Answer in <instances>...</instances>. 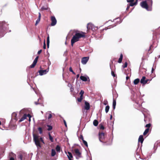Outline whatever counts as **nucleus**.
I'll return each mask as SVG.
<instances>
[{"mask_svg": "<svg viewBox=\"0 0 160 160\" xmlns=\"http://www.w3.org/2000/svg\"><path fill=\"white\" fill-rule=\"evenodd\" d=\"M76 33L73 36L71 40V45L73 47V44L79 40V39L81 38H85L86 33L82 31H77Z\"/></svg>", "mask_w": 160, "mask_h": 160, "instance_id": "obj_1", "label": "nucleus"}, {"mask_svg": "<svg viewBox=\"0 0 160 160\" xmlns=\"http://www.w3.org/2000/svg\"><path fill=\"white\" fill-rule=\"evenodd\" d=\"M33 141L34 142L36 145L37 147H39L40 148L41 147V146L40 143V142H42L43 144L45 143L42 138L41 137L40 138H39V136L35 134H33Z\"/></svg>", "mask_w": 160, "mask_h": 160, "instance_id": "obj_2", "label": "nucleus"}, {"mask_svg": "<svg viewBox=\"0 0 160 160\" xmlns=\"http://www.w3.org/2000/svg\"><path fill=\"white\" fill-rule=\"evenodd\" d=\"M148 1L150 2V4H148L146 1H145L141 2V5L142 8L146 9L147 10L151 11L152 9V0H148Z\"/></svg>", "mask_w": 160, "mask_h": 160, "instance_id": "obj_3", "label": "nucleus"}, {"mask_svg": "<svg viewBox=\"0 0 160 160\" xmlns=\"http://www.w3.org/2000/svg\"><path fill=\"white\" fill-rule=\"evenodd\" d=\"M8 24L5 21L0 22V29L4 30L7 29L8 27Z\"/></svg>", "mask_w": 160, "mask_h": 160, "instance_id": "obj_4", "label": "nucleus"}, {"mask_svg": "<svg viewBox=\"0 0 160 160\" xmlns=\"http://www.w3.org/2000/svg\"><path fill=\"white\" fill-rule=\"evenodd\" d=\"M105 138V135L104 133L102 132H99V141L101 142H103Z\"/></svg>", "mask_w": 160, "mask_h": 160, "instance_id": "obj_5", "label": "nucleus"}, {"mask_svg": "<svg viewBox=\"0 0 160 160\" xmlns=\"http://www.w3.org/2000/svg\"><path fill=\"white\" fill-rule=\"evenodd\" d=\"M51 25L52 26H54L57 23V20L55 18V17L54 16H52L51 17Z\"/></svg>", "mask_w": 160, "mask_h": 160, "instance_id": "obj_6", "label": "nucleus"}, {"mask_svg": "<svg viewBox=\"0 0 160 160\" xmlns=\"http://www.w3.org/2000/svg\"><path fill=\"white\" fill-rule=\"evenodd\" d=\"M39 57L38 56H37L34 60V61L33 62V63L30 66V67L31 68H33L36 65V63L37 62L38 58Z\"/></svg>", "mask_w": 160, "mask_h": 160, "instance_id": "obj_7", "label": "nucleus"}, {"mask_svg": "<svg viewBox=\"0 0 160 160\" xmlns=\"http://www.w3.org/2000/svg\"><path fill=\"white\" fill-rule=\"evenodd\" d=\"M89 59V57H83L81 60V62L83 64H86Z\"/></svg>", "mask_w": 160, "mask_h": 160, "instance_id": "obj_8", "label": "nucleus"}, {"mask_svg": "<svg viewBox=\"0 0 160 160\" xmlns=\"http://www.w3.org/2000/svg\"><path fill=\"white\" fill-rule=\"evenodd\" d=\"M85 106H84V108L85 109L88 110L90 109V104L88 102H85Z\"/></svg>", "mask_w": 160, "mask_h": 160, "instance_id": "obj_9", "label": "nucleus"}, {"mask_svg": "<svg viewBox=\"0 0 160 160\" xmlns=\"http://www.w3.org/2000/svg\"><path fill=\"white\" fill-rule=\"evenodd\" d=\"M74 152L76 155L79 157H81V153L79 152V151L78 149H75L74 150Z\"/></svg>", "mask_w": 160, "mask_h": 160, "instance_id": "obj_10", "label": "nucleus"}, {"mask_svg": "<svg viewBox=\"0 0 160 160\" xmlns=\"http://www.w3.org/2000/svg\"><path fill=\"white\" fill-rule=\"evenodd\" d=\"M27 118V114H24L23 115L22 117V118L19 120L18 121L19 122H20L22 121H23L24 120L26 119Z\"/></svg>", "mask_w": 160, "mask_h": 160, "instance_id": "obj_11", "label": "nucleus"}, {"mask_svg": "<svg viewBox=\"0 0 160 160\" xmlns=\"http://www.w3.org/2000/svg\"><path fill=\"white\" fill-rule=\"evenodd\" d=\"M80 79L83 81H86L88 80V79H89V78L88 77L87 78L82 76H81L80 77Z\"/></svg>", "mask_w": 160, "mask_h": 160, "instance_id": "obj_12", "label": "nucleus"}, {"mask_svg": "<svg viewBox=\"0 0 160 160\" xmlns=\"http://www.w3.org/2000/svg\"><path fill=\"white\" fill-rule=\"evenodd\" d=\"M143 140L144 139L143 138V136L142 135H140L138 139V142H140L142 144L143 141Z\"/></svg>", "mask_w": 160, "mask_h": 160, "instance_id": "obj_13", "label": "nucleus"}, {"mask_svg": "<svg viewBox=\"0 0 160 160\" xmlns=\"http://www.w3.org/2000/svg\"><path fill=\"white\" fill-rule=\"evenodd\" d=\"M47 71L46 70H40L39 71V74L40 75H42L46 73Z\"/></svg>", "mask_w": 160, "mask_h": 160, "instance_id": "obj_14", "label": "nucleus"}, {"mask_svg": "<svg viewBox=\"0 0 160 160\" xmlns=\"http://www.w3.org/2000/svg\"><path fill=\"white\" fill-rule=\"evenodd\" d=\"M68 157L69 160H72L71 158H73V156L72 153L70 152H68Z\"/></svg>", "mask_w": 160, "mask_h": 160, "instance_id": "obj_15", "label": "nucleus"}, {"mask_svg": "<svg viewBox=\"0 0 160 160\" xmlns=\"http://www.w3.org/2000/svg\"><path fill=\"white\" fill-rule=\"evenodd\" d=\"M92 24L88 23L87 25V28L88 30H89L91 29H92Z\"/></svg>", "mask_w": 160, "mask_h": 160, "instance_id": "obj_16", "label": "nucleus"}, {"mask_svg": "<svg viewBox=\"0 0 160 160\" xmlns=\"http://www.w3.org/2000/svg\"><path fill=\"white\" fill-rule=\"evenodd\" d=\"M146 79V77L145 76H143L141 79L140 82L141 83L144 85V81H145V79Z\"/></svg>", "mask_w": 160, "mask_h": 160, "instance_id": "obj_17", "label": "nucleus"}, {"mask_svg": "<svg viewBox=\"0 0 160 160\" xmlns=\"http://www.w3.org/2000/svg\"><path fill=\"white\" fill-rule=\"evenodd\" d=\"M122 58H123V55L121 53L120 54V58H119V59L118 61V62L119 63H121L122 61Z\"/></svg>", "mask_w": 160, "mask_h": 160, "instance_id": "obj_18", "label": "nucleus"}, {"mask_svg": "<svg viewBox=\"0 0 160 160\" xmlns=\"http://www.w3.org/2000/svg\"><path fill=\"white\" fill-rule=\"evenodd\" d=\"M113 123L112 122L110 121V122H108V127L110 128H111L112 127H113Z\"/></svg>", "mask_w": 160, "mask_h": 160, "instance_id": "obj_19", "label": "nucleus"}, {"mask_svg": "<svg viewBox=\"0 0 160 160\" xmlns=\"http://www.w3.org/2000/svg\"><path fill=\"white\" fill-rule=\"evenodd\" d=\"M17 115V114L15 112H13L12 114V116L13 117V118L15 120V121L18 120V119L16 117Z\"/></svg>", "mask_w": 160, "mask_h": 160, "instance_id": "obj_20", "label": "nucleus"}, {"mask_svg": "<svg viewBox=\"0 0 160 160\" xmlns=\"http://www.w3.org/2000/svg\"><path fill=\"white\" fill-rule=\"evenodd\" d=\"M138 0H136V1L134 2H130L129 4V6H133L134 5H136L137 3Z\"/></svg>", "mask_w": 160, "mask_h": 160, "instance_id": "obj_21", "label": "nucleus"}, {"mask_svg": "<svg viewBox=\"0 0 160 160\" xmlns=\"http://www.w3.org/2000/svg\"><path fill=\"white\" fill-rule=\"evenodd\" d=\"M139 82L140 79L139 78H137L134 80L133 83L135 85H137Z\"/></svg>", "mask_w": 160, "mask_h": 160, "instance_id": "obj_22", "label": "nucleus"}, {"mask_svg": "<svg viewBox=\"0 0 160 160\" xmlns=\"http://www.w3.org/2000/svg\"><path fill=\"white\" fill-rule=\"evenodd\" d=\"M116 104V100L114 99H113L112 106H113V108L114 109L115 108Z\"/></svg>", "mask_w": 160, "mask_h": 160, "instance_id": "obj_23", "label": "nucleus"}, {"mask_svg": "<svg viewBox=\"0 0 160 160\" xmlns=\"http://www.w3.org/2000/svg\"><path fill=\"white\" fill-rule=\"evenodd\" d=\"M56 154V152L55 150L54 149H52L51 152V156L52 157L54 156Z\"/></svg>", "mask_w": 160, "mask_h": 160, "instance_id": "obj_24", "label": "nucleus"}, {"mask_svg": "<svg viewBox=\"0 0 160 160\" xmlns=\"http://www.w3.org/2000/svg\"><path fill=\"white\" fill-rule=\"evenodd\" d=\"M98 124V121L97 120H94L93 122V124L95 126H97Z\"/></svg>", "mask_w": 160, "mask_h": 160, "instance_id": "obj_25", "label": "nucleus"}, {"mask_svg": "<svg viewBox=\"0 0 160 160\" xmlns=\"http://www.w3.org/2000/svg\"><path fill=\"white\" fill-rule=\"evenodd\" d=\"M149 129L147 128L146 129L144 132L143 133V135L144 136H145L147 135V134L149 132Z\"/></svg>", "mask_w": 160, "mask_h": 160, "instance_id": "obj_26", "label": "nucleus"}, {"mask_svg": "<svg viewBox=\"0 0 160 160\" xmlns=\"http://www.w3.org/2000/svg\"><path fill=\"white\" fill-rule=\"evenodd\" d=\"M152 79H145V81H144V85H145L147 83H148L150 82L152 80Z\"/></svg>", "mask_w": 160, "mask_h": 160, "instance_id": "obj_27", "label": "nucleus"}, {"mask_svg": "<svg viewBox=\"0 0 160 160\" xmlns=\"http://www.w3.org/2000/svg\"><path fill=\"white\" fill-rule=\"evenodd\" d=\"M115 26V25L113 26L112 25L108 26L107 27L105 28H104V29H103V30H107L108 29H110V28H113V27Z\"/></svg>", "mask_w": 160, "mask_h": 160, "instance_id": "obj_28", "label": "nucleus"}, {"mask_svg": "<svg viewBox=\"0 0 160 160\" xmlns=\"http://www.w3.org/2000/svg\"><path fill=\"white\" fill-rule=\"evenodd\" d=\"M60 147L59 145H57L56 148V151L58 152H59L60 151Z\"/></svg>", "mask_w": 160, "mask_h": 160, "instance_id": "obj_29", "label": "nucleus"}, {"mask_svg": "<svg viewBox=\"0 0 160 160\" xmlns=\"http://www.w3.org/2000/svg\"><path fill=\"white\" fill-rule=\"evenodd\" d=\"M49 37L48 36L47 38V46L48 48H49Z\"/></svg>", "mask_w": 160, "mask_h": 160, "instance_id": "obj_30", "label": "nucleus"}, {"mask_svg": "<svg viewBox=\"0 0 160 160\" xmlns=\"http://www.w3.org/2000/svg\"><path fill=\"white\" fill-rule=\"evenodd\" d=\"M109 108L110 107L108 105H107L106 107L105 110V112L106 113H108V112Z\"/></svg>", "mask_w": 160, "mask_h": 160, "instance_id": "obj_31", "label": "nucleus"}, {"mask_svg": "<svg viewBox=\"0 0 160 160\" xmlns=\"http://www.w3.org/2000/svg\"><path fill=\"white\" fill-rule=\"evenodd\" d=\"M82 99H83V96H80L79 98H77V100L78 102H81L82 101Z\"/></svg>", "mask_w": 160, "mask_h": 160, "instance_id": "obj_32", "label": "nucleus"}, {"mask_svg": "<svg viewBox=\"0 0 160 160\" xmlns=\"http://www.w3.org/2000/svg\"><path fill=\"white\" fill-rule=\"evenodd\" d=\"M48 9V6H43L41 8V9L42 10H47Z\"/></svg>", "mask_w": 160, "mask_h": 160, "instance_id": "obj_33", "label": "nucleus"}, {"mask_svg": "<svg viewBox=\"0 0 160 160\" xmlns=\"http://www.w3.org/2000/svg\"><path fill=\"white\" fill-rule=\"evenodd\" d=\"M10 126H12L14 128H16L17 127V125L16 124H12V122H11L10 123Z\"/></svg>", "mask_w": 160, "mask_h": 160, "instance_id": "obj_34", "label": "nucleus"}, {"mask_svg": "<svg viewBox=\"0 0 160 160\" xmlns=\"http://www.w3.org/2000/svg\"><path fill=\"white\" fill-rule=\"evenodd\" d=\"M38 130L40 134H41L42 133V128L40 127H39L38 128Z\"/></svg>", "mask_w": 160, "mask_h": 160, "instance_id": "obj_35", "label": "nucleus"}, {"mask_svg": "<svg viewBox=\"0 0 160 160\" xmlns=\"http://www.w3.org/2000/svg\"><path fill=\"white\" fill-rule=\"evenodd\" d=\"M47 126L48 127V128L47 129L48 131L51 130L52 129V127L51 126L47 125Z\"/></svg>", "mask_w": 160, "mask_h": 160, "instance_id": "obj_36", "label": "nucleus"}, {"mask_svg": "<svg viewBox=\"0 0 160 160\" xmlns=\"http://www.w3.org/2000/svg\"><path fill=\"white\" fill-rule=\"evenodd\" d=\"M49 138L50 140L52 142H53V138L52 137V136L51 135L50 133H49Z\"/></svg>", "mask_w": 160, "mask_h": 160, "instance_id": "obj_37", "label": "nucleus"}, {"mask_svg": "<svg viewBox=\"0 0 160 160\" xmlns=\"http://www.w3.org/2000/svg\"><path fill=\"white\" fill-rule=\"evenodd\" d=\"M151 126V124L150 123H148L146 125L145 127L149 129Z\"/></svg>", "mask_w": 160, "mask_h": 160, "instance_id": "obj_38", "label": "nucleus"}, {"mask_svg": "<svg viewBox=\"0 0 160 160\" xmlns=\"http://www.w3.org/2000/svg\"><path fill=\"white\" fill-rule=\"evenodd\" d=\"M84 93V91L82 90H81L79 93V94L81 96H83Z\"/></svg>", "mask_w": 160, "mask_h": 160, "instance_id": "obj_39", "label": "nucleus"}, {"mask_svg": "<svg viewBox=\"0 0 160 160\" xmlns=\"http://www.w3.org/2000/svg\"><path fill=\"white\" fill-rule=\"evenodd\" d=\"M69 70L70 71L72 72L73 74H75V73L73 71L72 68L71 67H70L69 68Z\"/></svg>", "mask_w": 160, "mask_h": 160, "instance_id": "obj_40", "label": "nucleus"}, {"mask_svg": "<svg viewBox=\"0 0 160 160\" xmlns=\"http://www.w3.org/2000/svg\"><path fill=\"white\" fill-rule=\"evenodd\" d=\"M128 66V63L127 62H126L122 66L123 68H126Z\"/></svg>", "mask_w": 160, "mask_h": 160, "instance_id": "obj_41", "label": "nucleus"}, {"mask_svg": "<svg viewBox=\"0 0 160 160\" xmlns=\"http://www.w3.org/2000/svg\"><path fill=\"white\" fill-rule=\"evenodd\" d=\"M99 126L100 129L103 130L104 129V126L102 124H100Z\"/></svg>", "mask_w": 160, "mask_h": 160, "instance_id": "obj_42", "label": "nucleus"}, {"mask_svg": "<svg viewBox=\"0 0 160 160\" xmlns=\"http://www.w3.org/2000/svg\"><path fill=\"white\" fill-rule=\"evenodd\" d=\"M83 142L84 144L87 147H88V144L87 142L85 141L84 140L82 141Z\"/></svg>", "mask_w": 160, "mask_h": 160, "instance_id": "obj_43", "label": "nucleus"}, {"mask_svg": "<svg viewBox=\"0 0 160 160\" xmlns=\"http://www.w3.org/2000/svg\"><path fill=\"white\" fill-rule=\"evenodd\" d=\"M70 90L71 92H72L74 90V88L71 85V84L70 85Z\"/></svg>", "mask_w": 160, "mask_h": 160, "instance_id": "obj_44", "label": "nucleus"}, {"mask_svg": "<svg viewBox=\"0 0 160 160\" xmlns=\"http://www.w3.org/2000/svg\"><path fill=\"white\" fill-rule=\"evenodd\" d=\"M111 74H112V75L113 77H115L116 76V75L114 73V72L113 71H111Z\"/></svg>", "mask_w": 160, "mask_h": 160, "instance_id": "obj_45", "label": "nucleus"}, {"mask_svg": "<svg viewBox=\"0 0 160 160\" xmlns=\"http://www.w3.org/2000/svg\"><path fill=\"white\" fill-rule=\"evenodd\" d=\"M79 138L80 139H81L82 141L84 140V138H83V136L82 135H80L79 137Z\"/></svg>", "mask_w": 160, "mask_h": 160, "instance_id": "obj_46", "label": "nucleus"}, {"mask_svg": "<svg viewBox=\"0 0 160 160\" xmlns=\"http://www.w3.org/2000/svg\"><path fill=\"white\" fill-rule=\"evenodd\" d=\"M43 48L44 49H45L46 48V43H45V40H44V43H43Z\"/></svg>", "mask_w": 160, "mask_h": 160, "instance_id": "obj_47", "label": "nucleus"}, {"mask_svg": "<svg viewBox=\"0 0 160 160\" xmlns=\"http://www.w3.org/2000/svg\"><path fill=\"white\" fill-rule=\"evenodd\" d=\"M40 21V20H38L37 19V20H36V23L35 24V25L36 26L39 23V22Z\"/></svg>", "mask_w": 160, "mask_h": 160, "instance_id": "obj_48", "label": "nucleus"}, {"mask_svg": "<svg viewBox=\"0 0 160 160\" xmlns=\"http://www.w3.org/2000/svg\"><path fill=\"white\" fill-rule=\"evenodd\" d=\"M39 15L38 16V19L40 20L41 19V14L40 12L38 13Z\"/></svg>", "mask_w": 160, "mask_h": 160, "instance_id": "obj_49", "label": "nucleus"}, {"mask_svg": "<svg viewBox=\"0 0 160 160\" xmlns=\"http://www.w3.org/2000/svg\"><path fill=\"white\" fill-rule=\"evenodd\" d=\"M63 122H64V124L65 126V127H67V125L66 122L65 120L64 119H63Z\"/></svg>", "mask_w": 160, "mask_h": 160, "instance_id": "obj_50", "label": "nucleus"}, {"mask_svg": "<svg viewBox=\"0 0 160 160\" xmlns=\"http://www.w3.org/2000/svg\"><path fill=\"white\" fill-rule=\"evenodd\" d=\"M19 158H20L21 160H22V155L21 154L19 155Z\"/></svg>", "mask_w": 160, "mask_h": 160, "instance_id": "obj_51", "label": "nucleus"}, {"mask_svg": "<svg viewBox=\"0 0 160 160\" xmlns=\"http://www.w3.org/2000/svg\"><path fill=\"white\" fill-rule=\"evenodd\" d=\"M155 68H154V67H152V71H151L152 73H153V72L154 71L155 69Z\"/></svg>", "mask_w": 160, "mask_h": 160, "instance_id": "obj_52", "label": "nucleus"}, {"mask_svg": "<svg viewBox=\"0 0 160 160\" xmlns=\"http://www.w3.org/2000/svg\"><path fill=\"white\" fill-rule=\"evenodd\" d=\"M52 117V115L51 114H50L48 117V119L51 118Z\"/></svg>", "mask_w": 160, "mask_h": 160, "instance_id": "obj_53", "label": "nucleus"}, {"mask_svg": "<svg viewBox=\"0 0 160 160\" xmlns=\"http://www.w3.org/2000/svg\"><path fill=\"white\" fill-rule=\"evenodd\" d=\"M134 0H127V1L128 2H133Z\"/></svg>", "mask_w": 160, "mask_h": 160, "instance_id": "obj_54", "label": "nucleus"}, {"mask_svg": "<svg viewBox=\"0 0 160 160\" xmlns=\"http://www.w3.org/2000/svg\"><path fill=\"white\" fill-rule=\"evenodd\" d=\"M42 50H41H41H39V51L38 52V54H40L41 53V52H42Z\"/></svg>", "mask_w": 160, "mask_h": 160, "instance_id": "obj_55", "label": "nucleus"}, {"mask_svg": "<svg viewBox=\"0 0 160 160\" xmlns=\"http://www.w3.org/2000/svg\"><path fill=\"white\" fill-rule=\"evenodd\" d=\"M27 117H29V118H31V116L30 114H27Z\"/></svg>", "mask_w": 160, "mask_h": 160, "instance_id": "obj_56", "label": "nucleus"}, {"mask_svg": "<svg viewBox=\"0 0 160 160\" xmlns=\"http://www.w3.org/2000/svg\"><path fill=\"white\" fill-rule=\"evenodd\" d=\"M152 47V45H151V46H150V47H149V49L148 50V52H149V53H151V52H149V51H150V50L151 48V47Z\"/></svg>", "mask_w": 160, "mask_h": 160, "instance_id": "obj_57", "label": "nucleus"}, {"mask_svg": "<svg viewBox=\"0 0 160 160\" xmlns=\"http://www.w3.org/2000/svg\"><path fill=\"white\" fill-rule=\"evenodd\" d=\"M9 160H15L13 158V157H11L10 158Z\"/></svg>", "mask_w": 160, "mask_h": 160, "instance_id": "obj_58", "label": "nucleus"}, {"mask_svg": "<svg viewBox=\"0 0 160 160\" xmlns=\"http://www.w3.org/2000/svg\"><path fill=\"white\" fill-rule=\"evenodd\" d=\"M79 76V75L78 74L77 75V79L78 78Z\"/></svg>", "mask_w": 160, "mask_h": 160, "instance_id": "obj_59", "label": "nucleus"}, {"mask_svg": "<svg viewBox=\"0 0 160 160\" xmlns=\"http://www.w3.org/2000/svg\"><path fill=\"white\" fill-rule=\"evenodd\" d=\"M129 77L128 76H127L126 77V79L127 80H128L129 79Z\"/></svg>", "mask_w": 160, "mask_h": 160, "instance_id": "obj_60", "label": "nucleus"}, {"mask_svg": "<svg viewBox=\"0 0 160 160\" xmlns=\"http://www.w3.org/2000/svg\"><path fill=\"white\" fill-rule=\"evenodd\" d=\"M35 103L36 105H38V104H39V103L38 102H35Z\"/></svg>", "mask_w": 160, "mask_h": 160, "instance_id": "obj_61", "label": "nucleus"}, {"mask_svg": "<svg viewBox=\"0 0 160 160\" xmlns=\"http://www.w3.org/2000/svg\"><path fill=\"white\" fill-rule=\"evenodd\" d=\"M129 6H128L127 7V9H126L127 10H128L129 9Z\"/></svg>", "mask_w": 160, "mask_h": 160, "instance_id": "obj_62", "label": "nucleus"}, {"mask_svg": "<svg viewBox=\"0 0 160 160\" xmlns=\"http://www.w3.org/2000/svg\"><path fill=\"white\" fill-rule=\"evenodd\" d=\"M112 118V115H111L110 116V120H111Z\"/></svg>", "mask_w": 160, "mask_h": 160, "instance_id": "obj_63", "label": "nucleus"}, {"mask_svg": "<svg viewBox=\"0 0 160 160\" xmlns=\"http://www.w3.org/2000/svg\"><path fill=\"white\" fill-rule=\"evenodd\" d=\"M107 104V102H106V103L104 102V105H106Z\"/></svg>", "mask_w": 160, "mask_h": 160, "instance_id": "obj_64", "label": "nucleus"}]
</instances>
